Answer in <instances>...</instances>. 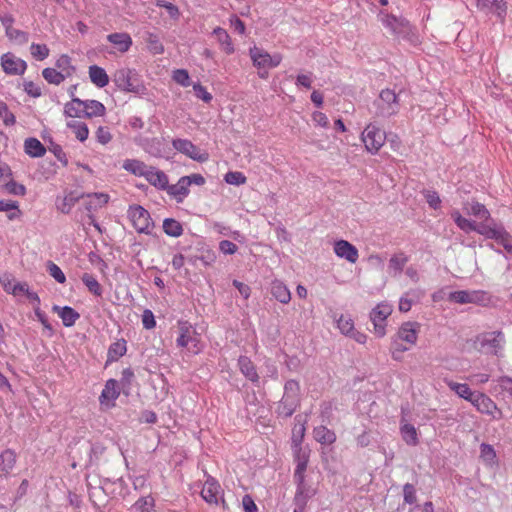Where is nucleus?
<instances>
[{
    "instance_id": "obj_49",
    "label": "nucleus",
    "mask_w": 512,
    "mask_h": 512,
    "mask_svg": "<svg viewBox=\"0 0 512 512\" xmlns=\"http://www.w3.org/2000/svg\"><path fill=\"white\" fill-rule=\"evenodd\" d=\"M83 284L86 286L88 291L94 296L101 297L103 294V288L98 280L90 273H84L81 276Z\"/></svg>"
},
{
    "instance_id": "obj_8",
    "label": "nucleus",
    "mask_w": 512,
    "mask_h": 512,
    "mask_svg": "<svg viewBox=\"0 0 512 512\" xmlns=\"http://www.w3.org/2000/svg\"><path fill=\"white\" fill-rule=\"evenodd\" d=\"M128 218L138 233L151 234L154 223L149 212L140 205H131L128 209Z\"/></svg>"
},
{
    "instance_id": "obj_10",
    "label": "nucleus",
    "mask_w": 512,
    "mask_h": 512,
    "mask_svg": "<svg viewBox=\"0 0 512 512\" xmlns=\"http://www.w3.org/2000/svg\"><path fill=\"white\" fill-rule=\"evenodd\" d=\"M393 307L388 302H381L370 312V320L374 326V332L378 337L386 334V320L391 315Z\"/></svg>"
},
{
    "instance_id": "obj_23",
    "label": "nucleus",
    "mask_w": 512,
    "mask_h": 512,
    "mask_svg": "<svg viewBox=\"0 0 512 512\" xmlns=\"http://www.w3.org/2000/svg\"><path fill=\"white\" fill-rule=\"evenodd\" d=\"M420 325L417 322H405L398 330L397 337L412 346L418 339Z\"/></svg>"
},
{
    "instance_id": "obj_63",
    "label": "nucleus",
    "mask_w": 512,
    "mask_h": 512,
    "mask_svg": "<svg viewBox=\"0 0 512 512\" xmlns=\"http://www.w3.org/2000/svg\"><path fill=\"white\" fill-rule=\"evenodd\" d=\"M142 324L147 330H151L156 326V320L153 312L150 309H145L142 313Z\"/></svg>"
},
{
    "instance_id": "obj_16",
    "label": "nucleus",
    "mask_w": 512,
    "mask_h": 512,
    "mask_svg": "<svg viewBox=\"0 0 512 512\" xmlns=\"http://www.w3.org/2000/svg\"><path fill=\"white\" fill-rule=\"evenodd\" d=\"M216 259V252L205 244L197 248L196 254L187 256L188 263L193 266H198V262H200L202 266L209 267L215 263Z\"/></svg>"
},
{
    "instance_id": "obj_54",
    "label": "nucleus",
    "mask_w": 512,
    "mask_h": 512,
    "mask_svg": "<svg viewBox=\"0 0 512 512\" xmlns=\"http://www.w3.org/2000/svg\"><path fill=\"white\" fill-rule=\"evenodd\" d=\"M78 200L79 196L71 192L57 202V207L62 213H69Z\"/></svg>"
},
{
    "instance_id": "obj_28",
    "label": "nucleus",
    "mask_w": 512,
    "mask_h": 512,
    "mask_svg": "<svg viewBox=\"0 0 512 512\" xmlns=\"http://www.w3.org/2000/svg\"><path fill=\"white\" fill-rule=\"evenodd\" d=\"M107 40L119 51L120 53L127 52L132 44V38L128 33L116 32L107 36Z\"/></svg>"
},
{
    "instance_id": "obj_12",
    "label": "nucleus",
    "mask_w": 512,
    "mask_h": 512,
    "mask_svg": "<svg viewBox=\"0 0 512 512\" xmlns=\"http://www.w3.org/2000/svg\"><path fill=\"white\" fill-rule=\"evenodd\" d=\"M334 319L341 334L353 339L359 344L366 343L367 335L355 329L354 320L350 315L341 314L339 317H335Z\"/></svg>"
},
{
    "instance_id": "obj_6",
    "label": "nucleus",
    "mask_w": 512,
    "mask_h": 512,
    "mask_svg": "<svg viewBox=\"0 0 512 512\" xmlns=\"http://www.w3.org/2000/svg\"><path fill=\"white\" fill-rule=\"evenodd\" d=\"M376 115L388 118L396 115L400 110L398 95L391 89H383L375 100Z\"/></svg>"
},
{
    "instance_id": "obj_33",
    "label": "nucleus",
    "mask_w": 512,
    "mask_h": 512,
    "mask_svg": "<svg viewBox=\"0 0 512 512\" xmlns=\"http://www.w3.org/2000/svg\"><path fill=\"white\" fill-rule=\"evenodd\" d=\"M109 199V195L102 192L87 194L85 201L86 209L89 212L96 211L104 207L108 203Z\"/></svg>"
},
{
    "instance_id": "obj_51",
    "label": "nucleus",
    "mask_w": 512,
    "mask_h": 512,
    "mask_svg": "<svg viewBox=\"0 0 512 512\" xmlns=\"http://www.w3.org/2000/svg\"><path fill=\"white\" fill-rule=\"evenodd\" d=\"M163 230L167 235L172 237H179L183 233L181 223L172 218H167L163 221Z\"/></svg>"
},
{
    "instance_id": "obj_39",
    "label": "nucleus",
    "mask_w": 512,
    "mask_h": 512,
    "mask_svg": "<svg viewBox=\"0 0 512 512\" xmlns=\"http://www.w3.org/2000/svg\"><path fill=\"white\" fill-rule=\"evenodd\" d=\"M296 484L297 489L294 497L295 506L305 508L308 499L311 498L314 493L307 487L305 480H303V482H296Z\"/></svg>"
},
{
    "instance_id": "obj_59",
    "label": "nucleus",
    "mask_w": 512,
    "mask_h": 512,
    "mask_svg": "<svg viewBox=\"0 0 512 512\" xmlns=\"http://www.w3.org/2000/svg\"><path fill=\"white\" fill-rule=\"evenodd\" d=\"M224 180L226 183H228L230 185L239 186V185L245 184L247 179H246V176L242 172L230 171L225 174Z\"/></svg>"
},
{
    "instance_id": "obj_50",
    "label": "nucleus",
    "mask_w": 512,
    "mask_h": 512,
    "mask_svg": "<svg viewBox=\"0 0 512 512\" xmlns=\"http://www.w3.org/2000/svg\"><path fill=\"white\" fill-rule=\"evenodd\" d=\"M55 65L65 79L71 77L75 72V67L72 65L71 58L68 55H61Z\"/></svg>"
},
{
    "instance_id": "obj_45",
    "label": "nucleus",
    "mask_w": 512,
    "mask_h": 512,
    "mask_svg": "<svg viewBox=\"0 0 512 512\" xmlns=\"http://www.w3.org/2000/svg\"><path fill=\"white\" fill-rule=\"evenodd\" d=\"M66 126L72 130V132L75 134V137L80 141L84 142L87 140L89 136V129L88 126L79 120H70L67 122Z\"/></svg>"
},
{
    "instance_id": "obj_56",
    "label": "nucleus",
    "mask_w": 512,
    "mask_h": 512,
    "mask_svg": "<svg viewBox=\"0 0 512 512\" xmlns=\"http://www.w3.org/2000/svg\"><path fill=\"white\" fill-rule=\"evenodd\" d=\"M172 79L182 87H188L191 85V79L186 69H176L172 73Z\"/></svg>"
},
{
    "instance_id": "obj_55",
    "label": "nucleus",
    "mask_w": 512,
    "mask_h": 512,
    "mask_svg": "<svg viewBox=\"0 0 512 512\" xmlns=\"http://www.w3.org/2000/svg\"><path fill=\"white\" fill-rule=\"evenodd\" d=\"M43 78L50 84L59 85L65 78L58 70L54 68H45L42 72Z\"/></svg>"
},
{
    "instance_id": "obj_41",
    "label": "nucleus",
    "mask_w": 512,
    "mask_h": 512,
    "mask_svg": "<svg viewBox=\"0 0 512 512\" xmlns=\"http://www.w3.org/2000/svg\"><path fill=\"white\" fill-rule=\"evenodd\" d=\"M64 115L69 118L84 117L82 100L79 98H72L70 102H67L64 106Z\"/></svg>"
},
{
    "instance_id": "obj_46",
    "label": "nucleus",
    "mask_w": 512,
    "mask_h": 512,
    "mask_svg": "<svg viewBox=\"0 0 512 512\" xmlns=\"http://www.w3.org/2000/svg\"><path fill=\"white\" fill-rule=\"evenodd\" d=\"M16 463V454L6 449L0 454V473L8 474Z\"/></svg>"
},
{
    "instance_id": "obj_58",
    "label": "nucleus",
    "mask_w": 512,
    "mask_h": 512,
    "mask_svg": "<svg viewBox=\"0 0 512 512\" xmlns=\"http://www.w3.org/2000/svg\"><path fill=\"white\" fill-rule=\"evenodd\" d=\"M383 25L390 29L392 33L398 34L400 33V28L403 25V21L396 18L393 15H386L383 20Z\"/></svg>"
},
{
    "instance_id": "obj_9",
    "label": "nucleus",
    "mask_w": 512,
    "mask_h": 512,
    "mask_svg": "<svg viewBox=\"0 0 512 512\" xmlns=\"http://www.w3.org/2000/svg\"><path fill=\"white\" fill-rule=\"evenodd\" d=\"M249 55L253 62V65L257 67L259 70L275 68L279 66V64L282 61L281 54L275 53L271 55L262 48H258L256 46H253L249 49Z\"/></svg>"
},
{
    "instance_id": "obj_27",
    "label": "nucleus",
    "mask_w": 512,
    "mask_h": 512,
    "mask_svg": "<svg viewBox=\"0 0 512 512\" xmlns=\"http://www.w3.org/2000/svg\"><path fill=\"white\" fill-rule=\"evenodd\" d=\"M423 295L424 291L418 288L410 289L409 291L405 292L399 299V311L405 313L410 311L412 305L416 302H419Z\"/></svg>"
},
{
    "instance_id": "obj_24",
    "label": "nucleus",
    "mask_w": 512,
    "mask_h": 512,
    "mask_svg": "<svg viewBox=\"0 0 512 512\" xmlns=\"http://www.w3.org/2000/svg\"><path fill=\"white\" fill-rule=\"evenodd\" d=\"M144 179L152 186L159 190H165L168 188V176L165 172L158 169L157 167L150 166L146 172Z\"/></svg>"
},
{
    "instance_id": "obj_14",
    "label": "nucleus",
    "mask_w": 512,
    "mask_h": 512,
    "mask_svg": "<svg viewBox=\"0 0 512 512\" xmlns=\"http://www.w3.org/2000/svg\"><path fill=\"white\" fill-rule=\"evenodd\" d=\"M0 283L7 293L12 294L20 301L25 299L29 300L32 297L29 285L25 282H19L15 280L10 275H3L0 278Z\"/></svg>"
},
{
    "instance_id": "obj_25",
    "label": "nucleus",
    "mask_w": 512,
    "mask_h": 512,
    "mask_svg": "<svg viewBox=\"0 0 512 512\" xmlns=\"http://www.w3.org/2000/svg\"><path fill=\"white\" fill-rule=\"evenodd\" d=\"M212 35L216 38L219 48L225 54L231 55L235 52V47L232 42V39L225 29L221 27H216L213 29Z\"/></svg>"
},
{
    "instance_id": "obj_3",
    "label": "nucleus",
    "mask_w": 512,
    "mask_h": 512,
    "mask_svg": "<svg viewBox=\"0 0 512 512\" xmlns=\"http://www.w3.org/2000/svg\"><path fill=\"white\" fill-rule=\"evenodd\" d=\"M300 404V385L296 380H288L284 385V394L279 402L277 413L288 418Z\"/></svg>"
},
{
    "instance_id": "obj_53",
    "label": "nucleus",
    "mask_w": 512,
    "mask_h": 512,
    "mask_svg": "<svg viewBox=\"0 0 512 512\" xmlns=\"http://www.w3.org/2000/svg\"><path fill=\"white\" fill-rule=\"evenodd\" d=\"M308 465V457L303 454L297 455V465L294 472V479L295 482H303L305 480V471L307 469Z\"/></svg>"
},
{
    "instance_id": "obj_18",
    "label": "nucleus",
    "mask_w": 512,
    "mask_h": 512,
    "mask_svg": "<svg viewBox=\"0 0 512 512\" xmlns=\"http://www.w3.org/2000/svg\"><path fill=\"white\" fill-rule=\"evenodd\" d=\"M1 66L4 72L10 75H21L27 69L26 62L10 52L2 55Z\"/></svg>"
},
{
    "instance_id": "obj_26",
    "label": "nucleus",
    "mask_w": 512,
    "mask_h": 512,
    "mask_svg": "<svg viewBox=\"0 0 512 512\" xmlns=\"http://www.w3.org/2000/svg\"><path fill=\"white\" fill-rule=\"evenodd\" d=\"M464 210L468 215H472L475 218L479 219V223H491V221H494L491 218L488 209L479 202L466 203L464 206Z\"/></svg>"
},
{
    "instance_id": "obj_31",
    "label": "nucleus",
    "mask_w": 512,
    "mask_h": 512,
    "mask_svg": "<svg viewBox=\"0 0 512 512\" xmlns=\"http://www.w3.org/2000/svg\"><path fill=\"white\" fill-rule=\"evenodd\" d=\"M479 9L497 14L503 18L506 14L507 5L504 0H477Z\"/></svg>"
},
{
    "instance_id": "obj_37",
    "label": "nucleus",
    "mask_w": 512,
    "mask_h": 512,
    "mask_svg": "<svg viewBox=\"0 0 512 512\" xmlns=\"http://www.w3.org/2000/svg\"><path fill=\"white\" fill-rule=\"evenodd\" d=\"M122 167L127 172H129L137 177L144 178L146 175V172L150 166L138 159H126L123 162Z\"/></svg>"
},
{
    "instance_id": "obj_29",
    "label": "nucleus",
    "mask_w": 512,
    "mask_h": 512,
    "mask_svg": "<svg viewBox=\"0 0 512 512\" xmlns=\"http://www.w3.org/2000/svg\"><path fill=\"white\" fill-rule=\"evenodd\" d=\"M238 367L240 372L244 375V377L256 384L259 382V375L257 373V369L252 362V360L247 356H240L238 358Z\"/></svg>"
},
{
    "instance_id": "obj_42",
    "label": "nucleus",
    "mask_w": 512,
    "mask_h": 512,
    "mask_svg": "<svg viewBox=\"0 0 512 512\" xmlns=\"http://www.w3.org/2000/svg\"><path fill=\"white\" fill-rule=\"evenodd\" d=\"M84 107V117L103 116L105 114V106L97 100H82Z\"/></svg>"
},
{
    "instance_id": "obj_1",
    "label": "nucleus",
    "mask_w": 512,
    "mask_h": 512,
    "mask_svg": "<svg viewBox=\"0 0 512 512\" xmlns=\"http://www.w3.org/2000/svg\"><path fill=\"white\" fill-rule=\"evenodd\" d=\"M176 346L191 355L200 354L204 345L195 327L187 320H178L176 325Z\"/></svg>"
},
{
    "instance_id": "obj_22",
    "label": "nucleus",
    "mask_w": 512,
    "mask_h": 512,
    "mask_svg": "<svg viewBox=\"0 0 512 512\" xmlns=\"http://www.w3.org/2000/svg\"><path fill=\"white\" fill-rule=\"evenodd\" d=\"M483 236L497 241L502 246H505L512 240L511 235L504 229V227L495 223V221L488 223Z\"/></svg>"
},
{
    "instance_id": "obj_43",
    "label": "nucleus",
    "mask_w": 512,
    "mask_h": 512,
    "mask_svg": "<svg viewBox=\"0 0 512 512\" xmlns=\"http://www.w3.org/2000/svg\"><path fill=\"white\" fill-rule=\"evenodd\" d=\"M156 501L155 498L149 494L146 496L140 497L135 503L131 506L132 512H153L155 509Z\"/></svg>"
},
{
    "instance_id": "obj_36",
    "label": "nucleus",
    "mask_w": 512,
    "mask_h": 512,
    "mask_svg": "<svg viewBox=\"0 0 512 512\" xmlns=\"http://www.w3.org/2000/svg\"><path fill=\"white\" fill-rule=\"evenodd\" d=\"M313 437L321 445H332L336 441L335 432L323 425L313 429Z\"/></svg>"
},
{
    "instance_id": "obj_40",
    "label": "nucleus",
    "mask_w": 512,
    "mask_h": 512,
    "mask_svg": "<svg viewBox=\"0 0 512 512\" xmlns=\"http://www.w3.org/2000/svg\"><path fill=\"white\" fill-rule=\"evenodd\" d=\"M447 386L454 391L459 397L471 402L475 393L465 383H457L449 379H445Z\"/></svg>"
},
{
    "instance_id": "obj_4",
    "label": "nucleus",
    "mask_w": 512,
    "mask_h": 512,
    "mask_svg": "<svg viewBox=\"0 0 512 512\" xmlns=\"http://www.w3.org/2000/svg\"><path fill=\"white\" fill-rule=\"evenodd\" d=\"M474 344L486 354L502 357L505 336L502 331L483 332L476 336Z\"/></svg>"
},
{
    "instance_id": "obj_19",
    "label": "nucleus",
    "mask_w": 512,
    "mask_h": 512,
    "mask_svg": "<svg viewBox=\"0 0 512 512\" xmlns=\"http://www.w3.org/2000/svg\"><path fill=\"white\" fill-rule=\"evenodd\" d=\"M451 217L455 224L465 233L474 231L483 236L488 225V223H477L476 221L467 219L463 217L458 210H453Z\"/></svg>"
},
{
    "instance_id": "obj_20",
    "label": "nucleus",
    "mask_w": 512,
    "mask_h": 512,
    "mask_svg": "<svg viewBox=\"0 0 512 512\" xmlns=\"http://www.w3.org/2000/svg\"><path fill=\"white\" fill-rule=\"evenodd\" d=\"M333 250L337 257L353 264L356 263L359 258L358 249L346 240L335 241Z\"/></svg>"
},
{
    "instance_id": "obj_38",
    "label": "nucleus",
    "mask_w": 512,
    "mask_h": 512,
    "mask_svg": "<svg viewBox=\"0 0 512 512\" xmlns=\"http://www.w3.org/2000/svg\"><path fill=\"white\" fill-rule=\"evenodd\" d=\"M89 77L91 82L99 88H103L109 83V77L106 71L97 65L89 67Z\"/></svg>"
},
{
    "instance_id": "obj_35",
    "label": "nucleus",
    "mask_w": 512,
    "mask_h": 512,
    "mask_svg": "<svg viewBox=\"0 0 512 512\" xmlns=\"http://www.w3.org/2000/svg\"><path fill=\"white\" fill-rule=\"evenodd\" d=\"M400 434L407 445L416 446L419 443L417 429L404 420H401Z\"/></svg>"
},
{
    "instance_id": "obj_52",
    "label": "nucleus",
    "mask_w": 512,
    "mask_h": 512,
    "mask_svg": "<svg viewBox=\"0 0 512 512\" xmlns=\"http://www.w3.org/2000/svg\"><path fill=\"white\" fill-rule=\"evenodd\" d=\"M3 25L6 29V35L9 37V39L13 40L17 44H22L28 41V34L14 28L12 25H8L5 20H3Z\"/></svg>"
},
{
    "instance_id": "obj_34",
    "label": "nucleus",
    "mask_w": 512,
    "mask_h": 512,
    "mask_svg": "<svg viewBox=\"0 0 512 512\" xmlns=\"http://www.w3.org/2000/svg\"><path fill=\"white\" fill-rule=\"evenodd\" d=\"M409 257L404 252H398L391 256L388 263L389 272L393 276H398L403 272L405 265L408 263Z\"/></svg>"
},
{
    "instance_id": "obj_5",
    "label": "nucleus",
    "mask_w": 512,
    "mask_h": 512,
    "mask_svg": "<svg viewBox=\"0 0 512 512\" xmlns=\"http://www.w3.org/2000/svg\"><path fill=\"white\" fill-rule=\"evenodd\" d=\"M134 143L154 158H170L171 149L163 137H146L139 134L134 137Z\"/></svg>"
},
{
    "instance_id": "obj_17",
    "label": "nucleus",
    "mask_w": 512,
    "mask_h": 512,
    "mask_svg": "<svg viewBox=\"0 0 512 512\" xmlns=\"http://www.w3.org/2000/svg\"><path fill=\"white\" fill-rule=\"evenodd\" d=\"M120 395V389L118 382L115 379H109L106 381L104 388L99 396V402L101 406L106 409H110L115 406V402Z\"/></svg>"
},
{
    "instance_id": "obj_2",
    "label": "nucleus",
    "mask_w": 512,
    "mask_h": 512,
    "mask_svg": "<svg viewBox=\"0 0 512 512\" xmlns=\"http://www.w3.org/2000/svg\"><path fill=\"white\" fill-rule=\"evenodd\" d=\"M115 85L123 91L143 95L146 93L141 76L135 69L120 68L113 75Z\"/></svg>"
},
{
    "instance_id": "obj_47",
    "label": "nucleus",
    "mask_w": 512,
    "mask_h": 512,
    "mask_svg": "<svg viewBox=\"0 0 512 512\" xmlns=\"http://www.w3.org/2000/svg\"><path fill=\"white\" fill-rule=\"evenodd\" d=\"M55 309L58 311V315L61 318L63 325L66 327L73 326L80 317L79 313L69 306H64L62 308L55 307Z\"/></svg>"
},
{
    "instance_id": "obj_57",
    "label": "nucleus",
    "mask_w": 512,
    "mask_h": 512,
    "mask_svg": "<svg viewBox=\"0 0 512 512\" xmlns=\"http://www.w3.org/2000/svg\"><path fill=\"white\" fill-rule=\"evenodd\" d=\"M47 271L54 280L60 284L66 282V276L61 268L52 261L47 262Z\"/></svg>"
},
{
    "instance_id": "obj_48",
    "label": "nucleus",
    "mask_w": 512,
    "mask_h": 512,
    "mask_svg": "<svg viewBox=\"0 0 512 512\" xmlns=\"http://www.w3.org/2000/svg\"><path fill=\"white\" fill-rule=\"evenodd\" d=\"M480 459L489 467H493L497 464L496 451L492 445L486 443L480 445Z\"/></svg>"
},
{
    "instance_id": "obj_13",
    "label": "nucleus",
    "mask_w": 512,
    "mask_h": 512,
    "mask_svg": "<svg viewBox=\"0 0 512 512\" xmlns=\"http://www.w3.org/2000/svg\"><path fill=\"white\" fill-rule=\"evenodd\" d=\"M448 299L457 304H484L488 300V295L482 290H459L451 292Z\"/></svg>"
},
{
    "instance_id": "obj_44",
    "label": "nucleus",
    "mask_w": 512,
    "mask_h": 512,
    "mask_svg": "<svg viewBox=\"0 0 512 512\" xmlns=\"http://www.w3.org/2000/svg\"><path fill=\"white\" fill-rule=\"evenodd\" d=\"M127 351V344L124 339H119L109 346L107 357L109 362L118 361Z\"/></svg>"
},
{
    "instance_id": "obj_11",
    "label": "nucleus",
    "mask_w": 512,
    "mask_h": 512,
    "mask_svg": "<svg viewBox=\"0 0 512 512\" xmlns=\"http://www.w3.org/2000/svg\"><path fill=\"white\" fill-rule=\"evenodd\" d=\"M172 145L176 151L199 163H204L209 159V154L206 151H202L188 139H173Z\"/></svg>"
},
{
    "instance_id": "obj_60",
    "label": "nucleus",
    "mask_w": 512,
    "mask_h": 512,
    "mask_svg": "<svg viewBox=\"0 0 512 512\" xmlns=\"http://www.w3.org/2000/svg\"><path fill=\"white\" fill-rule=\"evenodd\" d=\"M48 149L51 153H53V155L57 158V160L62 163L63 166L68 165L67 156L59 144L54 143L53 141H50Z\"/></svg>"
},
{
    "instance_id": "obj_32",
    "label": "nucleus",
    "mask_w": 512,
    "mask_h": 512,
    "mask_svg": "<svg viewBox=\"0 0 512 512\" xmlns=\"http://www.w3.org/2000/svg\"><path fill=\"white\" fill-rule=\"evenodd\" d=\"M270 291L272 296L282 304H288L291 300V292L284 282L274 280L271 282Z\"/></svg>"
},
{
    "instance_id": "obj_21",
    "label": "nucleus",
    "mask_w": 512,
    "mask_h": 512,
    "mask_svg": "<svg viewBox=\"0 0 512 512\" xmlns=\"http://www.w3.org/2000/svg\"><path fill=\"white\" fill-rule=\"evenodd\" d=\"M471 403L483 414L491 415L494 418H496L495 413L500 414L495 402L483 393H476Z\"/></svg>"
},
{
    "instance_id": "obj_64",
    "label": "nucleus",
    "mask_w": 512,
    "mask_h": 512,
    "mask_svg": "<svg viewBox=\"0 0 512 512\" xmlns=\"http://www.w3.org/2000/svg\"><path fill=\"white\" fill-rule=\"evenodd\" d=\"M96 139L100 144H107L111 141L112 135L107 127L100 126L96 131Z\"/></svg>"
},
{
    "instance_id": "obj_62",
    "label": "nucleus",
    "mask_w": 512,
    "mask_h": 512,
    "mask_svg": "<svg viewBox=\"0 0 512 512\" xmlns=\"http://www.w3.org/2000/svg\"><path fill=\"white\" fill-rule=\"evenodd\" d=\"M424 197L426 199V202L432 209H439L441 206V199L439 197V194L436 191L433 190H426L424 192Z\"/></svg>"
},
{
    "instance_id": "obj_7",
    "label": "nucleus",
    "mask_w": 512,
    "mask_h": 512,
    "mask_svg": "<svg viewBox=\"0 0 512 512\" xmlns=\"http://www.w3.org/2000/svg\"><path fill=\"white\" fill-rule=\"evenodd\" d=\"M386 133L377 125L369 123L361 133V141L368 153L375 155L386 141Z\"/></svg>"
},
{
    "instance_id": "obj_15",
    "label": "nucleus",
    "mask_w": 512,
    "mask_h": 512,
    "mask_svg": "<svg viewBox=\"0 0 512 512\" xmlns=\"http://www.w3.org/2000/svg\"><path fill=\"white\" fill-rule=\"evenodd\" d=\"M201 497L210 505H218L220 501L224 502L223 490L214 477L206 475V480L201 490Z\"/></svg>"
},
{
    "instance_id": "obj_30",
    "label": "nucleus",
    "mask_w": 512,
    "mask_h": 512,
    "mask_svg": "<svg viewBox=\"0 0 512 512\" xmlns=\"http://www.w3.org/2000/svg\"><path fill=\"white\" fill-rule=\"evenodd\" d=\"M186 179L187 178L181 177L176 184H168V188H165L167 193L178 203H181L189 194V181Z\"/></svg>"
},
{
    "instance_id": "obj_61",
    "label": "nucleus",
    "mask_w": 512,
    "mask_h": 512,
    "mask_svg": "<svg viewBox=\"0 0 512 512\" xmlns=\"http://www.w3.org/2000/svg\"><path fill=\"white\" fill-rule=\"evenodd\" d=\"M193 90L195 93V96L205 103H209L212 101L213 97L212 94L207 91V89L201 85V83L197 82L193 84Z\"/></svg>"
}]
</instances>
